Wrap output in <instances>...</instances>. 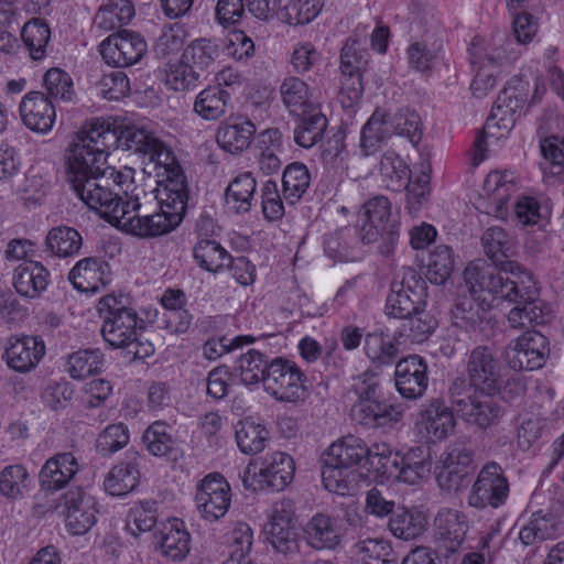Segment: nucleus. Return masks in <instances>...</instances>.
<instances>
[{"label": "nucleus", "instance_id": "52", "mask_svg": "<svg viewBox=\"0 0 564 564\" xmlns=\"http://www.w3.org/2000/svg\"><path fill=\"white\" fill-rule=\"evenodd\" d=\"M311 183L307 167L301 162L289 164L282 175L283 195L291 205L297 203L306 193Z\"/></svg>", "mask_w": 564, "mask_h": 564}, {"label": "nucleus", "instance_id": "36", "mask_svg": "<svg viewBox=\"0 0 564 564\" xmlns=\"http://www.w3.org/2000/svg\"><path fill=\"white\" fill-rule=\"evenodd\" d=\"M257 181L251 172L237 175L225 191V200L229 208L236 213H248L252 207Z\"/></svg>", "mask_w": 564, "mask_h": 564}, {"label": "nucleus", "instance_id": "49", "mask_svg": "<svg viewBox=\"0 0 564 564\" xmlns=\"http://www.w3.org/2000/svg\"><path fill=\"white\" fill-rule=\"evenodd\" d=\"M252 543L251 528L246 523H239L230 534L229 556L223 564H257Z\"/></svg>", "mask_w": 564, "mask_h": 564}, {"label": "nucleus", "instance_id": "60", "mask_svg": "<svg viewBox=\"0 0 564 564\" xmlns=\"http://www.w3.org/2000/svg\"><path fill=\"white\" fill-rule=\"evenodd\" d=\"M406 189V202L405 208L410 215H416L424 205L427 204L430 197V173L425 170V165L422 164V170L415 178H410L405 183Z\"/></svg>", "mask_w": 564, "mask_h": 564}, {"label": "nucleus", "instance_id": "61", "mask_svg": "<svg viewBox=\"0 0 564 564\" xmlns=\"http://www.w3.org/2000/svg\"><path fill=\"white\" fill-rule=\"evenodd\" d=\"M364 349L371 361L380 365L391 364L399 354V348L382 332L367 334Z\"/></svg>", "mask_w": 564, "mask_h": 564}, {"label": "nucleus", "instance_id": "30", "mask_svg": "<svg viewBox=\"0 0 564 564\" xmlns=\"http://www.w3.org/2000/svg\"><path fill=\"white\" fill-rule=\"evenodd\" d=\"M50 271L39 261L26 260L13 271L12 284L25 299H39L50 284Z\"/></svg>", "mask_w": 564, "mask_h": 564}, {"label": "nucleus", "instance_id": "25", "mask_svg": "<svg viewBox=\"0 0 564 564\" xmlns=\"http://www.w3.org/2000/svg\"><path fill=\"white\" fill-rule=\"evenodd\" d=\"M465 284H467L465 282ZM470 295L460 296L452 308V319L456 327L463 328L466 332H476L481 329V325L487 319L489 304L486 306V297L481 296L482 293L488 291H471L466 285Z\"/></svg>", "mask_w": 564, "mask_h": 564}, {"label": "nucleus", "instance_id": "15", "mask_svg": "<svg viewBox=\"0 0 564 564\" xmlns=\"http://www.w3.org/2000/svg\"><path fill=\"white\" fill-rule=\"evenodd\" d=\"M194 500L200 517L215 522L228 512L230 486L221 475L209 474L198 482Z\"/></svg>", "mask_w": 564, "mask_h": 564}, {"label": "nucleus", "instance_id": "19", "mask_svg": "<svg viewBox=\"0 0 564 564\" xmlns=\"http://www.w3.org/2000/svg\"><path fill=\"white\" fill-rule=\"evenodd\" d=\"M45 355V345L40 337L23 336L10 338L2 355L8 367L26 373L34 369Z\"/></svg>", "mask_w": 564, "mask_h": 564}, {"label": "nucleus", "instance_id": "9", "mask_svg": "<svg viewBox=\"0 0 564 564\" xmlns=\"http://www.w3.org/2000/svg\"><path fill=\"white\" fill-rule=\"evenodd\" d=\"M294 471L295 464L289 454L273 452L259 462L249 463L243 471L242 482L246 489L257 490L267 487L281 491L292 482Z\"/></svg>", "mask_w": 564, "mask_h": 564}, {"label": "nucleus", "instance_id": "44", "mask_svg": "<svg viewBox=\"0 0 564 564\" xmlns=\"http://www.w3.org/2000/svg\"><path fill=\"white\" fill-rule=\"evenodd\" d=\"M436 326V319L423 308L403 318L397 335L404 343L420 344L430 337Z\"/></svg>", "mask_w": 564, "mask_h": 564}, {"label": "nucleus", "instance_id": "7", "mask_svg": "<svg viewBox=\"0 0 564 564\" xmlns=\"http://www.w3.org/2000/svg\"><path fill=\"white\" fill-rule=\"evenodd\" d=\"M98 312L102 317L100 333L104 340L115 349L126 348L138 338L144 321L129 306L128 297L108 294L99 300Z\"/></svg>", "mask_w": 564, "mask_h": 564}, {"label": "nucleus", "instance_id": "41", "mask_svg": "<svg viewBox=\"0 0 564 564\" xmlns=\"http://www.w3.org/2000/svg\"><path fill=\"white\" fill-rule=\"evenodd\" d=\"M282 102L292 116H300L313 107L307 84L295 76L286 77L280 86Z\"/></svg>", "mask_w": 564, "mask_h": 564}, {"label": "nucleus", "instance_id": "10", "mask_svg": "<svg viewBox=\"0 0 564 564\" xmlns=\"http://www.w3.org/2000/svg\"><path fill=\"white\" fill-rule=\"evenodd\" d=\"M509 494L510 486L502 467L496 462H488L479 470L467 502L479 510L498 509L506 505Z\"/></svg>", "mask_w": 564, "mask_h": 564}, {"label": "nucleus", "instance_id": "34", "mask_svg": "<svg viewBox=\"0 0 564 564\" xmlns=\"http://www.w3.org/2000/svg\"><path fill=\"white\" fill-rule=\"evenodd\" d=\"M169 430L170 426L165 422H153L143 432L142 444L151 455L174 460L178 446Z\"/></svg>", "mask_w": 564, "mask_h": 564}, {"label": "nucleus", "instance_id": "16", "mask_svg": "<svg viewBox=\"0 0 564 564\" xmlns=\"http://www.w3.org/2000/svg\"><path fill=\"white\" fill-rule=\"evenodd\" d=\"M467 373L476 390L488 395L499 391L500 365L490 348L479 346L471 350L467 361Z\"/></svg>", "mask_w": 564, "mask_h": 564}, {"label": "nucleus", "instance_id": "8", "mask_svg": "<svg viewBox=\"0 0 564 564\" xmlns=\"http://www.w3.org/2000/svg\"><path fill=\"white\" fill-rule=\"evenodd\" d=\"M322 481L326 490L350 497L352 490V436L330 444L321 455Z\"/></svg>", "mask_w": 564, "mask_h": 564}, {"label": "nucleus", "instance_id": "56", "mask_svg": "<svg viewBox=\"0 0 564 564\" xmlns=\"http://www.w3.org/2000/svg\"><path fill=\"white\" fill-rule=\"evenodd\" d=\"M512 98L517 100V96L510 95L509 89L505 88L498 96L496 102L494 112L490 117L487 118L485 131L477 137V139L474 142L475 148V155H474V164L478 165L480 162L485 159V135L487 134V130L491 127H500V123L497 121V117L499 113L501 115L499 118L500 122L505 121V117L508 112L513 111V107L511 106Z\"/></svg>", "mask_w": 564, "mask_h": 564}, {"label": "nucleus", "instance_id": "55", "mask_svg": "<svg viewBox=\"0 0 564 564\" xmlns=\"http://www.w3.org/2000/svg\"><path fill=\"white\" fill-rule=\"evenodd\" d=\"M268 357L257 349H249L237 360V371L243 384H257L260 381L264 383L269 370Z\"/></svg>", "mask_w": 564, "mask_h": 564}, {"label": "nucleus", "instance_id": "57", "mask_svg": "<svg viewBox=\"0 0 564 564\" xmlns=\"http://www.w3.org/2000/svg\"><path fill=\"white\" fill-rule=\"evenodd\" d=\"M30 475L21 464L6 466L0 471V494L15 500L23 496L30 485Z\"/></svg>", "mask_w": 564, "mask_h": 564}, {"label": "nucleus", "instance_id": "4", "mask_svg": "<svg viewBox=\"0 0 564 564\" xmlns=\"http://www.w3.org/2000/svg\"><path fill=\"white\" fill-rule=\"evenodd\" d=\"M416 451L421 452L416 448L404 456H392L390 448L384 444L367 446L362 440H355V476L358 481L366 484L383 482L394 478L414 485L429 471L424 460H415Z\"/></svg>", "mask_w": 564, "mask_h": 564}, {"label": "nucleus", "instance_id": "3", "mask_svg": "<svg viewBox=\"0 0 564 564\" xmlns=\"http://www.w3.org/2000/svg\"><path fill=\"white\" fill-rule=\"evenodd\" d=\"M506 269L505 273H496L489 267L473 264L465 268L463 276L471 291L485 290L495 300L514 304L507 316L512 328L546 323L549 311L539 301L532 274L519 264L508 263Z\"/></svg>", "mask_w": 564, "mask_h": 564}, {"label": "nucleus", "instance_id": "40", "mask_svg": "<svg viewBox=\"0 0 564 564\" xmlns=\"http://www.w3.org/2000/svg\"><path fill=\"white\" fill-rule=\"evenodd\" d=\"M503 414V408L487 394L486 397L474 399L468 410H465L460 416L466 422L485 430L498 424Z\"/></svg>", "mask_w": 564, "mask_h": 564}, {"label": "nucleus", "instance_id": "20", "mask_svg": "<svg viewBox=\"0 0 564 564\" xmlns=\"http://www.w3.org/2000/svg\"><path fill=\"white\" fill-rule=\"evenodd\" d=\"M471 463V451L459 446L448 451L436 475L440 488L448 492L464 488L468 484Z\"/></svg>", "mask_w": 564, "mask_h": 564}, {"label": "nucleus", "instance_id": "6", "mask_svg": "<svg viewBox=\"0 0 564 564\" xmlns=\"http://www.w3.org/2000/svg\"><path fill=\"white\" fill-rule=\"evenodd\" d=\"M399 223L391 218V203L382 195L369 198L357 213L355 230L365 245L382 239L380 252L388 256L399 238Z\"/></svg>", "mask_w": 564, "mask_h": 564}, {"label": "nucleus", "instance_id": "46", "mask_svg": "<svg viewBox=\"0 0 564 564\" xmlns=\"http://www.w3.org/2000/svg\"><path fill=\"white\" fill-rule=\"evenodd\" d=\"M133 15L134 8L129 0H111L98 10L94 23L102 31H113L129 23Z\"/></svg>", "mask_w": 564, "mask_h": 564}, {"label": "nucleus", "instance_id": "48", "mask_svg": "<svg viewBox=\"0 0 564 564\" xmlns=\"http://www.w3.org/2000/svg\"><path fill=\"white\" fill-rule=\"evenodd\" d=\"M158 501L152 499L137 502L128 512L126 530L134 538L151 531L158 522Z\"/></svg>", "mask_w": 564, "mask_h": 564}, {"label": "nucleus", "instance_id": "26", "mask_svg": "<svg viewBox=\"0 0 564 564\" xmlns=\"http://www.w3.org/2000/svg\"><path fill=\"white\" fill-rule=\"evenodd\" d=\"M417 427L426 437L443 440L447 437L455 427V419L452 410L442 399H432L420 412Z\"/></svg>", "mask_w": 564, "mask_h": 564}, {"label": "nucleus", "instance_id": "29", "mask_svg": "<svg viewBox=\"0 0 564 564\" xmlns=\"http://www.w3.org/2000/svg\"><path fill=\"white\" fill-rule=\"evenodd\" d=\"M519 54L520 52L514 48L513 41L505 33H497L488 45H485L481 40L475 39L469 48L470 63L484 64L485 62L495 68L505 62L517 59Z\"/></svg>", "mask_w": 564, "mask_h": 564}, {"label": "nucleus", "instance_id": "23", "mask_svg": "<svg viewBox=\"0 0 564 564\" xmlns=\"http://www.w3.org/2000/svg\"><path fill=\"white\" fill-rule=\"evenodd\" d=\"M153 204L171 217L176 216L181 224L188 202V187L185 175L177 177L163 178L158 186L151 191Z\"/></svg>", "mask_w": 564, "mask_h": 564}, {"label": "nucleus", "instance_id": "27", "mask_svg": "<svg viewBox=\"0 0 564 564\" xmlns=\"http://www.w3.org/2000/svg\"><path fill=\"white\" fill-rule=\"evenodd\" d=\"M135 449H129L124 459L113 466L105 479V490L111 496H124L135 489L140 480V460Z\"/></svg>", "mask_w": 564, "mask_h": 564}, {"label": "nucleus", "instance_id": "12", "mask_svg": "<svg viewBox=\"0 0 564 564\" xmlns=\"http://www.w3.org/2000/svg\"><path fill=\"white\" fill-rule=\"evenodd\" d=\"M426 297L425 281L416 274L415 270L408 268L401 282L392 284L386 303L387 315L400 319L409 317L425 308Z\"/></svg>", "mask_w": 564, "mask_h": 564}, {"label": "nucleus", "instance_id": "33", "mask_svg": "<svg viewBox=\"0 0 564 564\" xmlns=\"http://www.w3.org/2000/svg\"><path fill=\"white\" fill-rule=\"evenodd\" d=\"M257 129L252 121L245 119L221 124L216 132L218 145L230 154H240L249 148Z\"/></svg>", "mask_w": 564, "mask_h": 564}, {"label": "nucleus", "instance_id": "54", "mask_svg": "<svg viewBox=\"0 0 564 564\" xmlns=\"http://www.w3.org/2000/svg\"><path fill=\"white\" fill-rule=\"evenodd\" d=\"M21 37L32 59L41 61L46 56L51 30L44 20L32 19L26 22L21 31Z\"/></svg>", "mask_w": 564, "mask_h": 564}, {"label": "nucleus", "instance_id": "21", "mask_svg": "<svg viewBox=\"0 0 564 564\" xmlns=\"http://www.w3.org/2000/svg\"><path fill=\"white\" fill-rule=\"evenodd\" d=\"M73 286L84 293H97L110 281V265L100 257H87L76 262L68 273Z\"/></svg>", "mask_w": 564, "mask_h": 564}, {"label": "nucleus", "instance_id": "11", "mask_svg": "<svg viewBox=\"0 0 564 564\" xmlns=\"http://www.w3.org/2000/svg\"><path fill=\"white\" fill-rule=\"evenodd\" d=\"M55 509L65 518V525L73 535H84L97 521L96 499L80 486L69 487L58 499Z\"/></svg>", "mask_w": 564, "mask_h": 564}, {"label": "nucleus", "instance_id": "5", "mask_svg": "<svg viewBox=\"0 0 564 564\" xmlns=\"http://www.w3.org/2000/svg\"><path fill=\"white\" fill-rule=\"evenodd\" d=\"M378 366L365 370L355 378V408L358 409L357 420L367 427H383L401 421L402 411L383 398Z\"/></svg>", "mask_w": 564, "mask_h": 564}, {"label": "nucleus", "instance_id": "58", "mask_svg": "<svg viewBox=\"0 0 564 564\" xmlns=\"http://www.w3.org/2000/svg\"><path fill=\"white\" fill-rule=\"evenodd\" d=\"M384 127L392 129L395 134L406 138L413 145L421 141V120L413 110H399L388 120L384 119Z\"/></svg>", "mask_w": 564, "mask_h": 564}, {"label": "nucleus", "instance_id": "31", "mask_svg": "<svg viewBox=\"0 0 564 564\" xmlns=\"http://www.w3.org/2000/svg\"><path fill=\"white\" fill-rule=\"evenodd\" d=\"M435 535L446 549L455 552L464 542L468 521L464 512L453 508H441L434 518Z\"/></svg>", "mask_w": 564, "mask_h": 564}, {"label": "nucleus", "instance_id": "37", "mask_svg": "<svg viewBox=\"0 0 564 564\" xmlns=\"http://www.w3.org/2000/svg\"><path fill=\"white\" fill-rule=\"evenodd\" d=\"M83 246L82 235L73 227L52 228L45 238V252L58 258L77 256Z\"/></svg>", "mask_w": 564, "mask_h": 564}, {"label": "nucleus", "instance_id": "24", "mask_svg": "<svg viewBox=\"0 0 564 564\" xmlns=\"http://www.w3.org/2000/svg\"><path fill=\"white\" fill-rule=\"evenodd\" d=\"M79 465L73 453H57L50 457L39 474L41 489L55 492L65 488L77 475Z\"/></svg>", "mask_w": 564, "mask_h": 564}, {"label": "nucleus", "instance_id": "59", "mask_svg": "<svg viewBox=\"0 0 564 564\" xmlns=\"http://www.w3.org/2000/svg\"><path fill=\"white\" fill-rule=\"evenodd\" d=\"M265 533L268 541L278 553L286 557H293L300 553L296 525H267Z\"/></svg>", "mask_w": 564, "mask_h": 564}, {"label": "nucleus", "instance_id": "28", "mask_svg": "<svg viewBox=\"0 0 564 564\" xmlns=\"http://www.w3.org/2000/svg\"><path fill=\"white\" fill-rule=\"evenodd\" d=\"M482 247L486 256L492 261L495 267L489 265L496 273H505L508 263L518 264L509 260L514 253V239L501 227L488 228L481 237ZM473 264L486 265L482 261L471 262Z\"/></svg>", "mask_w": 564, "mask_h": 564}, {"label": "nucleus", "instance_id": "13", "mask_svg": "<svg viewBox=\"0 0 564 564\" xmlns=\"http://www.w3.org/2000/svg\"><path fill=\"white\" fill-rule=\"evenodd\" d=\"M263 386L268 393L281 402H296L305 398L303 373L293 361L281 357L270 360Z\"/></svg>", "mask_w": 564, "mask_h": 564}, {"label": "nucleus", "instance_id": "64", "mask_svg": "<svg viewBox=\"0 0 564 564\" xmlns=\"http://www.w3.org/2000/svg\"><path fill=\"white\" fill-rule=\"evenodd\" d=\"M391 546L378 539H367L355 546V564H389Z\"/></svg>", "mask_w": 564, "mask_h": 564}, {"label": "nucleus", "instance_id": "2", "mask_svg": "<svg viewBox=\"0 0 564 564\" xmlns=\"http://www.w3.org/2000/svg\"><path fill=\"white\" fill-rule=\"evenodd\" d=\"M118 177L123 180L118 181L120 185L108 181V176H101L91 193L86 191L76 196L109 224L138 238H156L180 226L176 216L170 217L158 207L151 209L152 193L131 182L129 173Z\"/></svg>", "mask_w": 564, "mask_h": 564}, {"label": "nucleus", "instance_id": "14", "mask_svg": "<svg viewBox=\"0 0 564 564\" xmlns=\"http://www.w3.org/2000/svg\"><path fill=\"white\" fill-rule=\"evenodd\" d=\"M99 51L108 65L129 67L144 57L148 53V43L138 32L119 30L100 43Z\"/></svg>", "mask_w": 564, "mask_h": 564}, {"label": "nucleus", "instance_id": "18", "mask_svg": "<svg viewBox=\"0 0 564 564\" xmlns=\"http://www.w3.org/2000/svg\"><path fill=\"white\" fill-rule=\"evenodd\" d=\"M549 352L547 338L540 332L528 330L517 338L509 364L514 370L539 369L544 365Z\"/></svg>", "mask_w": 564, "mask_h": 564}, {"label": "nucleus", "instance_id": "62", "mask_svg": "<svg viewBox=\"0 0 564 564\" xmlns=\"http://www.w3.org/2000/svg\"><path fill=\"white\" fill-rule=\"evenodd\" d=\"M454 270L453 251L447 246H438L431 253L426 276L433 284L442 285Z\"/></svg>", "mask_w": 564, "mask_h": 564}, {"label": "nucleus", "instance_id": "53", "mask_svg": "<svg viewBox=\"0 0 564 564\" xmlns=\"http://www.w3.org/2000/svg\"><path fill=\"white\" fill-rule=\"evenodd\" d=\"M193 256L200 269L213 273L224 269L230 257L228 251L218 241L209 239L196 242Z\"/></svg>", "mask_w": 564, "mask_h": 564}, {"label": "nucleus", "instance_id": "39", "mask_svg": "<svg viewBox=\"0 0 564 564\" xmlns=\"http://www.w3.org/2000/svg\"><path fill=\"white\" fill-rule=\"evenodd\" d=\"M162 553L173 561L184 560L191 550V535L183 522L174 520L161 531L159 542Z\"/></svg>", "mask_w": 564, "mask_h": 564}, {"label": "nucleus", "instance_id": "51", "mask_svg": "<svg viewBox=\"0 0 564 564\" xmlns=\"http://www.w3.org/2000/svg\"><path fill=\"white\" fill-rule=\"evenodd\" d=\"M557 531V521L551 513L541 510L532 514L530 520L520 529L519 540L523 545H532L539 541L554 538Z\"/></svg>", "mask_w": 564, "mask_h": 564}, {"label": "nucleus", "instance_id": "42", "mask_svg": "<svg viewBox=\"0 0 564 564\" xmlns=\"http://www.w3.org/2000/svg\"><path fill=\"white\" fill-rule=\"evenodd\" d=\"M235 437L240 452L256 455L264 449L269 431L262 424L247 417L237 423Z\"/></svg>", "mask_w": 564, "mask_h": 564}, {"label": "nucleus", "instance_id": "17", "mask_svg": "<svg viewBox=\"0 0 564 564\" xmlns=\"http://www.w3.org/2000/svg\"><path fill=\"white\" fill-rule=\"evenodd\" d=\"M394 381L398 392L405 399H417L427 388V364L419 355H410L395 365Z\"/></svg>", "mask_w": 564, "mask_h": 564}, {"label": "nucleus", "instance_id": "47", "mask_svg": "<svg viewBox=\"0 0 564 564\" xmlns=\"http://www.w3.org/2000/svg\"><path fill=\"white\" fill-rule=\"evenodd\" d=\"M105 366L104 354L99 349H80L67 358L68 375L76 380L98 375Z\"/></svg>", "mask_w": 564, "mask_h": 564}, {"label": "nucleus", "instance_id": "1", "mask_svg": "<svg viewBox=\"0 0 564 564\" xmlns=\"http://www.w3.org/2000/svg\"><path fill=\"white\" fill-rule=\"evenodd\" d=\"M158 137L144 128L134 124L117 123L115 120L95 118L90 120L70 141L65 152L66 181L76 195L86 191L91 193L101 176L109 181H122L118 175L129 173L133 181V170L107 164L110 149H122L147 155Z\"/></svg>", "mask_w": 564, "mask_h": 564}, {"label": "nucleus", "instance_id": "35", "mask_svg": "<svg viewBox=\"0 0 564 564\" xmlns=\"http://www.w3.org/2000/svg\"><path fill=\"white\" fill-rule=\"evenodd\" d=\"M294 128V141L297 145L310 149L318 143L326 131L327 119L316 108L304 111Z\"/></svg>", "mask_w": 564, "mask_h": 564}, {"label": "nucleus", "instance_id": "45", "mask_svg": "<svg viewBox=\"0 0 564 564\" xmlns=\"http://www.w3.org/2000/svg\"><path fill=\"white\" fill-rule=\"evenodd\" d=\"M484 191L494 206L495 216L503 218L508 210V203L514 192V184L507 178L506 174L491 172L484 183Z\"/></svg>", "mask_w": 564, "mask_h": 564}, {"label": "nucleus", "instance_id": "38", "mask_svg": "<svg viewBox=\"0 0 564 564\" xmlns=\"http://www.w3.org/2000/svg\"><path fill=\"white\" fill-rule=\"evenodd\" d=\"M304 539L315 550L334 549L339 534L330 517L317 513L304 527Z\"/></svg>", "mask_w": 564, "mask_h": 564}, {"label": "nucleus", "instance_id": "63", "mask_svg": "<svg viewBox=\"0 0 564 564\" xmlns=\"http://www.w3.org/2000/svg\"><path fill=\"white\" fill-rule=\"evenodd\" d=\"M205 77L206 75L194 69L191 63L184 61L182 56L176 64L171 65L166 73V85L176 91L187 90L197 87Z\"/></svg>", "mask_w": 564, "mask_h": 564}, {"label": "nucleus", "instance_id": "43", "mask_svg": "<svg viewBox=\"0 0 564 564\" xmlns=\"http://www.w3.org/2000/svg\"><path fill=\"white\" fill-rule=\"evenodd\" d=\"M230 99L229 93L218 86L202 90L194 102L195 112L205 120H217L225 115Z\"/></svg>", "mask_w": 564, "mask_h": 564}, {"label": "nucleus", "instance_id": "22", "mask_svg": "<svg viewBox=\"0 0 564 564\" xmlns=\"http://www.w3.org/2000/svg\"><path fill=\"white\" fill-rule=\"evenodd\" d=\"M19 112L23 124L37 133L52 130L56 119L55 107L41 91H30L21 100Z\"/></svg>", "mask_w": 564, "mask_h": 564}, {"label": "nucleus", "instance_id": "50", "mask_svg": "<svg viewBox=\"0 0 564 564\" xmlns=\"http://www.w3.org/2000/svg\"><path fill=\"white\" fill-rule=\"evenodd\" d=\"M219 45L210 39H196L183 52L184 61L203 75L209 72L219 57Z\"/></svg>", "mask_w": 564, "mask_h": 564}, {"label": "nucleus", "instance_id": "32", "mask_svg": "<svg viewBox=\"0 0 564 564\" xmlns=\"http://www.w3.org/2000/svg\"><path fill=\"white\" fill-rule=\"evenodd\" d=\"M388 527L393 536L410 541L427 530L429 518L417 507H398L390 517Z\"/></svg>", "mask_w": 564, "mask_h": 564}]
</instances>
